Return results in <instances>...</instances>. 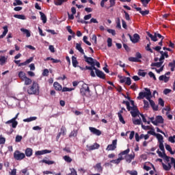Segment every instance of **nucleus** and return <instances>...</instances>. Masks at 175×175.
<instances>
[{
  "label": "nucleus",
  "mask_w": 175,
  "mask_h": 175,
  "mask_svg": "<svg viewBox=\"0 0 175 175\" xmlns=\"http://www.w3.org/2000/svg\"><path fill=\"white\" fill-rule=\"evenodd\" d=\"M40 92V86L39 83L36 81H33L31 85L29 86L27 88V94L29 95H39Z\"/></svg>",
  "instance_id": "1"
},
{
  "label": "nucleus",
  "mask_w": 175,
  "mask_h": 175,
  "mask_svg": "<svg viewBox=\"0 0 175 175\" xmlns=\"http://www.w3.org/2000/svg\"><path fill=\"white\" fill-rule=\"evenodd\" d=\"M80 94L83 96V102H85V97L90 98L91 96V90L88 85L83 83L80 89Z\"/></svg>",
  "instance_id": "2"
},
{
  "label": "nucleus",
  "mask_w": 175,
  "mask_h": 175,
  "mask_svg": "<svg viewBox=\"0 0 175 175\" xmlns=\"http://www.w3.org/2000/svg\"><path fill=\"white\" fill-rule=\"evenodd\" d=\"M18 114H20L19 113H18L15 117H14L13 118H12L11 120L5 122L6 125H10L11 128L10 129V132L11 133H13V132H14V129H16L17 128V125H18V122H17V118L18 117Z\"/></svg>",
  "instance_id": "3"
},
{
  "label": "nucleus",
  "mask_w": 175,
  "mask_h": 175,
  "mask_svg": "<svg viewBox=\"0 0 175 175\" xmlns=\"http://www.w3.org/2000/svg\"><path fill=\"white\" fill-rule=\"evenodd\" d=\"M18 76L21 81H24L25 85H30V84H32V79L28 78L23 71H20Z\"/></svg>",
  "instance_id": "4"
},
{
  "label": "nucleus",
  "mask_w": 175,
  "mask_h": 175,
  "mask_svg": "<svg viewBox=\"0 0 175 175\" xmlns=\"http://www.w3.org/2000/svg\"><path fill=\"white\" fill-rule=\"evenodd\" d=\"M146 92H141L139 93V96H137V99L139 100L142 99H144L148 95H151V90L148 88H144Z\"/></svg>",
  "instance_id": "5"
},
{
  "label": "nucleus",
  "mask_w": 175,
  "mask_h": 175,
  "mask_svg": "<svg viewBox=\"0 0 175 175\" xmlns=\"http://www.w3.org/2000/svg\"><path fill=\"white\" fill-rule=\"evenodd\" d=\"M14 158L16 161H23L25 158V154L20 152V150H16L14 152Z\"/></svg>",
  "instance_id": "6"
},
{
  "label": "nucleus",
  "mask_w": 175,
  "mask_h": 175,
  "mask_svg": "<svg viewBox=\"0 0 175 175\" xmlns=\"http://www.w3.org/2000/svg\"><path fill=\"white\" fill-rule=\"evenodd\" d=\"M117 148V139L112 141L111 144H109L106 148L107 151H114Z\"/></svg>",
  "instance_id": "7"
},
{
  "label": "nucleus",
  "mask_w": 175,
  "mask_h": 175,
  "mask_svg": "<svg viewBox=\"0 0 175 175\" xmlns=\"http://www.w3.org/2000/svg\"><path fill=\"white\" fill-rule=\"evenodd\" d=\"M163 159L166 161V162H170L172 165H174V169L175 170V159L174 157H170L169 156H167L166 154H164V157H163Z\"/></svg>",
  "instance_id": "8"
},
{
  "label": "nucleus",
  "mask_w": 175,
  "mask_h": 175,
  "mask_svg": "<svg viewBox=\"0 0 175 175\" xmlns=\"http://www.w3.org/2000/svg\"><path fill=\"white\" fill-rule=\"evenodd\" d=\"M83 58L85 59V62H87V64H88L89 65H92V64H95V62H96V59L92 57H88L85 55H83Z\"/></svg>",
  "instance_id": "9"
},
{
  "label": "nucleus",
  "mask_w": 175,
  "mask_h": 175,
  "mask_svg": "<svg viewBox=\"0 0 175 175\" xmlns=\"http://www.w3.org/2000/svg\"><path fill=\"white\" fill-rule=\"evenodd\" d=\"M159 145V147L162 152H165V146H163V136L159 137V139H157Z\"/></svg>",
  "instance_id": "10"
},
{
  "label": "nucleus",
  "mask_w": 175,
  "mask_h": 175,
  "mask_svg": "<svg viewBox=\"0 0 175 175\" xmlns=\"http://www.w3.org/2000/svg\"><path fill=\"white\" fill-rule=\"evenodd\" d=\"M94 169L98 172V173H103V167H102L101 163H98L94 166Z\"/></svg>",
  "instance_id": "11"
},
{
  "label": "nucleus",
  "mask_w": 175,
  "mask_h": 175,
  "mask_svg": "<svg viewBox=\"0 0 175 175\" xmlns=\"http://www.w3.org/2000/svg\"><path fill=\"white\" fill-rule=\"evenodd\" d=\"M96 75L99 79L105 80L106 79V75L100 70H96Z\"/></svg>",
  "instance_id": "12"
},
{
  "label": "nucleus",
  "mask_w": 175,
  "mask_h": 175,
  "mask_svg": "<svg viewBox=\"0 0 175 175\" xmlns=\"http://www.w3.org/2000/svg\"><path fill=\"white\" fill-rule=\"evenodd\" d=\"M89 129L92 133L94 135H96V136H100L102 135V132L100 130H98L95 127H89Z\"/></svg>",
  "instance_id": "13"
},
{
  "label": "nucleus",
  "mask_w": 175,
  "mask_h": 175,
  "mask_svg": "<svg viewBox=\"0 0 175 175\" xmlns=\"http://www.w3.org/2000/svg\"><path fill=\"white\" fill-rule=\"evenodd\" d=\"M158 124H163V118L161 116H157L155 122H153V125L158 126Z\"/></svg>",
  "instance_id": "14"
},
{
  "label": "nucleus",
  "mask_w": 175,
  "mask_h": 175,
  "mask_svg": "<svg viewBox=\"0 0 175 175\" xmlns=\"http://www.w3.org/2000/svg\"><path fill=\"white\" fill-rule=\"evenodd\" d=\"M125 160L128 163H131L132 162V159H135V153L131 154H126L125 157Z\"/></svg>",
  "instance_id": "15"
},
{
  "label": "nucleus",
  "mask_w": 175,
  "mask_h": 175,
  "mask_svg": "<svg viewBox=\"0 0 175 175\" xmlns=\"http://www.w3.org/2000/svg\"><path fill=\"white\" fill-rule=\"evenodd\" d=\"M51 152V150H38L36 152V155H44V154H50Z\"/></svg>",
  "instance_id": "16"
},
{
  "label": "nucleus",
  "mask_w": 175,
  "mask_h": 175,
  "mask_svg": "<svg viewBox=\"0 0 175 175\" xmlns=\"http://www.w3.org/2000/svg\"><path fill=\"white\" fill-rule=\"evenodd\" d=\"M135 10H137V12H139L142 16H147V14H150V11L149 10H145V11H142V8H135Z\"/></svg>",
  "instance_id": "17"
},
{
  "label": "nucleus",
  "mask_w": 175,
  "mask_h": 175,
  "mask_svg": "<svg viewBox=\"0 0 175 175\" xmlns=\"http://www.w3.org/2000/svg\"><path fill=\"white\" fill-rule=\"evenodd\" d=\"M148 135H152V136H156L157 139H159V137H161L162 135L159 133H156V132L154 131V129H152V130L148 131Z\"/></svg>",
  "instance_id": "18"
},
{
  "label": "nucleus",
  "mask_w": 175,
  "mask_h": 175,
  "mask_svg": "<svg viewBox=\"0 0 175 175\" xmlns=\"http://www.w3.org/2000/svg\"><path fill=\"white\" fill-rule=\"evenodd\" d=\"M39 14L43 24H46L47 23V16H46V14L42 12H40Z\"/></svg>",
  "instance_id": "19"
},
{
  "label": "nucleus",
  "mask_w": 175,
  "mask_h": 175,
  "mask_svg": "<svg viewBox=\"0 0 175 175\" xmlns=\"http://www.w3.org/2000/svg\"><path fill=\"white\" fill-rule=\"evenodd\" d=\"M121 161H124V157L119 156V157L117 159L111 160L110 163H115L116 165H118L121 162Z\"/></svg>",
  "instance_id": "20"
},
{
  "label": "nucleus",
  "mask_w": 175,
  "mask_h": 175,
  "mask_svg": "<svg viewBox=\"0 0 175 175\" xmlns=\"http://www.w3.org/2000/svg\"><path fill=\"white\" fill-rule=\"evenodd\" d=\"M33 61V57H30L27 59L25 62L21 63L18 64V66H25V65H28V64H31Z\"/></svg>",
  "instance_id": "21"
},
{
  "label": "nucleus",
  "mask_w": 175,
  "mask_h": 175,
  "mask_svg": "<svg viewBox=\"0 0 175 175\" xmlns=\"http://www.w3.org/2000/svg\"><path fill=\"white\" fill-rule=\"evenodd\" d=\"M100 147V145H99L98 143H94L93 145L88 147V149L90 151H92L94 150H98Z\"/></svg>",
  "instance_id": "22"
},
{
  "label": "nucleus",
  "mask_w": 175,
  "mask_h": 175,
  "mask_svg": "<svg viewBox=\"0 0 175 175\" xmlns=\"http://www.w3.org/2000/svg\"><path fill=\"white\" fill-rule=\"evenodd\" d=\"M139 40H140V36L137 33H135L133 40H131L132 43H137Z\"/></svg>",
  "instance_id": "23"
},
{
  "label": "nucleus",
  "mask_w": 175,
  "mask_h": 175,
  "mask_svg": "<svg viewBox=\"0 0 175 175\" xmlns=\"http://www.w3.org/2000/svg\"><path fill=\"white\" fill-rule=\"evenodd\" d=\"M162 166H163V168L166 172H169V170H170V169H172V163H168L167 165L166 164H165L164 163H162Z\"/></svg>",
  "instance_id": "24"
},
{
  "label": "nucleus",
  "mask_w": 175,
  "mask_h": 175,
  "mask_svg": "<svg viewBox=\"0 0 175 175\" xmlns=\"http://www.w3.org/2000/svg\"><path fill=\"white\" fill-rule=\"evenodd\" d=\"M146 33H147L148 36L149 38H150V39H151V40H152V42H158V38H157V36H156L155 33H154V36L148 31H147Z\"/></svg>",
  "instance_id": "25"
},
{
  "label": "nucleus",
  "mask_w": 175,
  "mask_h": 175,
  "mask_svg": "<svg viewBox=\"0 0 175 175\" xmlns=\"http://www.w3.org/2000/svg\"><path fill=\"white\" fill-rule=\"evenodd\" d=\"M76 49H77V50H78V51H79V53H81V54L85 55V53H84V49H83V48L81 47V44L77 43Z\"/></svg>",
  "instance_id": "26"
},
{
  "label": "nucleus",
  "mask_w": 175,
  "mask_h": 175,
  "mask_svg": "<svg viewBox=\"0 0 175 175\" xmlns=\"http://www.w3.org/2000/svg\"><path fill=\"white\" fill-rule=\"evenodd\" d=\"M53 87L56 91H62V85L59 84L58 82H55L53 84Z\"/></svg>",
  "instance_id": "27"
},
{
  "label": "nucleus",
  "mask_w": 175,
  "mask_h": 175,
  "mask_svg": "<svg viewBox=\"0 0 175 175\" xmlns=\"http://www.w3.org/2000/svg\"><path fill=\"white\" fill-rule=\"evenodd\" d=\"M170 77H166V75H161L159 77L160 81H164V83H167L169 81Z\"/></svg>",
  "instance_id": "28"
},
{
  "label": "nucleus",
  "mask_w": 175,
  "mask_h": 175,
  "mask_svg": "<svg viewBox=\"0 0 175 175\" xmlns=\"http://www.w3.org/2000/svg\"><path fill=\"white\" fill-rule=\"evenodd\" d=\"M3 32L1 35H0V39H3L4 37L6 36V34L8 33V26H4L3 27Z\"/></svg>",
  "instance_id": "29"
},
{
  "label": "nucleus",
  "mask_w": 175,
  "mask_h": 175,
  "mask_svg": "<svg viewBox=\"0 0 175 175\" xmlns=\"http://www.w3.org/2000/svg\"><path fill=\"white\" fill-rule=\"evenodd\" d=\"M33 151V150H32V148H27L25 150V155H26V157H32Z\"/></svg>",
  "instance_id": "30"
},
{
  "label": "nucleus",
  "mask_w": 175,
  "mask_h": 175,
  "mask_svg": "<svg viewBox=\"0 0 175 175\" xmlns=\"http://www.w3.org/2000/svg\"><path fill=\"white\" fill-rule=\"evenodd\" d=\"M165 149L167 150V151H169V152L171 154V155H174L175 152H173V150L172 149V147L170 146V145L165 144Z\"/></svg>",
  "instance_id": "31"
},
{
  "label": "nucleus",
  "mask_w": 175,
  "mask_h": 175,
  "mask_svg": "<svg viewBox=\"0 0 175 175\" xmlns=\"http://www.w3.org/2000/svg\"><path fill=\"white\" fill-rule=\"evenodd\" d=\"M72 66L74 68H77V64H79V62H77V58L75 56L72 57Z\"/></svg>",
  "instance_id": "32"
},
{
  "label": "nucleus",
  "mask_w": 175,
  "mask_h": 175,
  "mask_svg": "<svg viewBox=\"0 0 175 175\" xmlns=\"http://www.w3.org/2000/svg\"><path fill=\"white\" fill-rule=\"evenodd\" d=\"M38 120V117H36V116H33V117H30V118L24 119V120H23V122H31V121H35V120Z\"/></svg>",
  "instance_id": "33"
},
{
  "label": "nucleus",
  "mask_w": 175,
  "mask_h": 175,
  "mask_svg": "<svg viewBox=\"0 0 175 175\" xmlns=\"http://www.w3.org/2000/svg\"><path fill=\"white\" fill-rule=\"evenodd\" d=\"M150 105L152 107V109H153V110H154V111H158V105H155V103L154 102V100H150Z\"/></svg>",
  "instance_id": "34"
},
{
  "label": "nucleus",
  "mask_w": 175,
  "mask_h": 175,
  "mask_svg": "<svg viewBox=\"0 0 175 175\" xmlns=\"http://www.w3.org/2000/svg\"><path fill=\"white\" fill-rule=\"evenodd\" d=\"M163 64V61H160L159 62L152 63L150 66H156L157 68H161Z\"/></svg>",
  "instance_id": "35"
},
{
  "label": "nucleus",
  "mask_w": 175,
  "mask_h": 175,
  "mask_svg": "<svg viewBox=\"0 0 175 175\" xmlns=\"http://www.w3.org/2000/svg\"><path fill=\"white\" fill-rule=\"evenodd\" d=\"M21 32H23L25 35H26L27 38H29L31 36V32L29 30L27 29H21Z\"/></svg>",
  "instance_id": "36"
},
{
  "label": "nucleus",
  "mask_w": 175,
  "mask_h": 175,
  "mask_svg": "<svg viewBox=\"0 0 175 175\" xmlns=\"http://www.w3.org/2000/svg\"><path fill=\"white\" fill-rule=\"evenodd\" d=\"M65 2H66V0H56L54 1V4L56 6H61Z\"/></svg>",
  "instance_id": "37"
},
{
  "label": "nucleus",
  "mask_w": 175,
  "mask_h": 175,
  "mask_svg": "<svg viewBox=\"0 0 175 175\" xmlns=\"http://www.w3.org/2000/svg\"><path fill=\"white\" fill-rule=\"evenodd\" d=\"M8 61V58L5 56L0 57V65H5V63Z\"/></svg>",
  "instance_id": "38"
},
{
  "label": "nucleus",
  "mask_w": 175,
  "mask_h": 175,
  "mask_svg": "<svg viewBox=\"0 0 175 175\" xmlns=\"http://www.w3.org/2000/svg\"><path fill=\"white\" fill-rule=\"evenodd\" d=\"M129 61L130 62H142V60L133 57H129Z\"/></svg>",
  "instance_id": "39"
},
{
  "label": "nucleus",
  "mask_w": 175,
  "mask_h": 175,
  "mask_svg": "<svg viewBox=\"0 0 175 175\" xmlns=\"http://www.w3.org/2000/svg\"><path fill=\"white\" fill-rule=\"evenodd\" d=\"M165 58H169V53L167 52H165L163 55H161L159 61H163Z\"/></svg>",
  "instance_id": "40"
},
{
  "label": "nucleus",
  "mask_w": 175,
  "mask_h": 175,
  "mask_svg": "<svg viewBox=\"0 0 175 175\" xmlns=\"http://www.w3.org/2000/svg\"><path fill=\"white\" fill-rule=\"evenodd\" d=\"M168 66H170V68H171V72H174V69H175V60H173L172 62H170L168 64Z\"/></svg>",
  "instance_id": "41"
},
{
  "label": "nucleus",
  "mask_w": 175,
  "mask_h": 175,
  "mask_svg": "<svg viewBox=\"0 0 175 175\" xmlns=\"http://www.w3.org/2000/svg\"><path fill=\"white\" fill-rule=\"evenodd\" d=\"M129 151H131V150L129 148L121 152L119 154L118 157H122V155H128V154H129Z\"/></svg>",
  "instance_id": "42"
},
{
  "label": "nucleus",
  "mask_w": 175,
  "mask_h": 175,
  "mask_svg": "<svg viewBox=\"0 0 175 175\" xmlns=\"http://www.w3.org/2000/svg\"><path fill=\"white\" fill-rule=\"evenodd\" d=\"M14 17L15 18H18L19 20H27V17H25V15L14 14Z\"/></svg>",
  "instance_id": "43"
},
{
  "label": "nucleus",
  "mask_w": 175,
  "mask_h": 175,
  "mask_svg": "<svg viewBox=\"0 0 175 175\" xmlns=\"http://www.w3.org/2000/svg\"><path fill=\"white\" fill-rule=\"evenodd\" d=\"M131 114L132 116V117L135 118V117H137V116H139V114L140 113V111H131Z\"/></svg>",
  "instance_id": "44"
},
{
  "label": "nucleus",
  "mask_w": 175,
  "mask_h": 175,
  "mask_svg": "<svg viewBox=\"0 0 175 175\" xmlns=\"http://www.w3.org/2000/svg\"><path fill=\"white\" fill-rule=\"evenodd\" d=\"M63 136H65L66 135V128L65 126H62L60 129V132H59Z\"/></svg>",
  "instance_id": "45"
},
{
  "label": "nucleus",
  "mask_w": 175,
  "mask_h": 175,
  "mask_svg": "<svg viewBox=\"0 0 175 175\" xmlns=\"http://www.w3.org/2000/svg\"><path fill=\"white\" fill-rule=\"evenodd\" d=\"M122 104L126 105L128 111H131V104L129 103V101L123 100Z\"/></svg>",
  "instance_id": "46"
},
{
  "label": "nucleus",
  "mask_w": 175,
  "mask_h": 175,
  "mask_svg": "<svg viewBox=\"0 0 175 175\" xmlns=\"http://www.w3.org/2000/svg\"><path fill=\"white\" fill-rule=\"evenodd\" d=\"M144 109L145 110H148L150 109V104L148 103V101L144 100Z\"/></svg>",
  "instance_id": "47"
},
{
  "label": "nucleus",
  "mask_w": 175,
  "mask_h": 175,
  "mask_svg": "<svg viewBox=\"0 0 175 175\" xmlns=\"http://www.w3.org/2000/svg\"><path fill=\"white\" fill-rule=\"evenodd\" d=\"M118 117L119 118L120 122H121L123 124H125V120H124V117H122V114L118 113Z\"/></svg>",
  "instance_id": "48"
},
{
  "label": "nucleus",
  "mask_w": 175,
  "mask_h": 175,
  "mask_svg": "<svg viewBox=\"0 0 175 175\" xmlns=\"http://www.w3.org/2000/svg\"><path fill=\"white\" fill-rule=\"evenodd\" d=\"M73 90L75 89L66 87H64L63 88H62V92H70V91H73Z\"/></svg>",
  "instance_id": "49"
},
{
  "label": "nucleus",
  "mask_w": 175,
  "mask_h": 175,
  "mask_svg": "<svg viewBox=\"0 0 175 175\" xmlns=\"http://www.w3.org/2000/svg\"><path fill=\"white\" fill-rule=\"evenodd\" d=\"M77 136V131L73 130L69 135V137H76Z\"/></svg>",
  "instance_id": "50"
},
{
  "label": "nucleus",
  "mask_w": 175,
  "mask_h": 175,
  "mask_svg": "<svg viewBox=\"0 0 175 175\" xmlns=\"http://www.w3.org/2000/svg\"><path fill=\"white\" fill-rule=\"evenodd\" d=\"M63 159H64V161L66 162H68V163H70V162H72V158H70V157H69V156H64L63 157Z\"/></svg>",
  "instance_id": "51"
},
{
  "label": "nucleus",
  "mask_w": 175,
  "mask_h": 175,
  "mask_svg": "<svg viewBox=\"0 0 175 175\" xmlns=\"http://www.w3.org/2000/svg\"><path fill=\"white\" fill-rule=\"evenodd\" d=\"M88 37H87V36H83V40L84 42V43H85L86 44H88V46H91V42H90L88 40Z\"/></svg>",
  "instance_id": "52"
},
{
  "label": "nucleus",
  "mask_w": 175,
  "mask_h": 175,
  "mask_svg": "<svg viewBox=\"0 0 175 175\" xmlns=\"http://www.w3.org/2000/svg\"><path fill=\"white\" fill-rule=\"evenodd\" d=\"M134 125H140L142 124V119H136L133 120Z\"/></svg>",
  "instance_id": "53"
},
{
  "label": "nucleus",
  "mask_w": 175,
  "mask_h": 175,
  "mask_svg": "<svg viewBox=\"0 0 175 175\" xmlns=\"http://www.w3.org/2000/svg\"><path fill=\"white\" fill-rule=\"evenodd\" d=\"M107 42L108 47H111V46H113V40L111 38H108Z\"/></svg>",
  "instance_id": "54"
},
{
  "label": "nucleus",
  "mask_w": 175,
  "mask_h": 175,
  "mask_svg": "<svg viewBox=\"0 0 175 175\" xmlns=\"http://www.w3.org/2000/svg\"><path fill=\"white\" fill-rule=\"evenodd\" d=\"M23 140V136L21 135H16L15 138L16 143H20Z\"/></svg>",
  "instance_id": "55"
},
{
  "label": "nucleus",
  "mask_w": 175,
  "mask_h": 175,
  "mask_svg": "<svg viewBox=\"0 0 175 175\" xmlns=\"http://www.w3.org/2000/svg\"><path fill=\"white\" fill-rule=\"evenodd\" d=\"M139 76H142V77H146V75H147V72L143 71V70H139L138 72Z\"/></svg>",
  "instance_id": "56"
},
{
  "label": "nucleus",
  "mask_w": 175,
  "mask_h": 175,
  "mask_svg": "<svg viewBox=\"0 0 175 175\" xmlns=\"http://www.w3.org/2000/svg\"><path fill=\"white\" fill-rule=\"evenodd\" d=\"M6 143V138L3 137L2 135H0V144H5Z\"/></svg>",
  "instance_id": "57"
},
{
  "label": "nucleus",
  "mask_w": 175,
  "mask_h": 175,
  "mask_svg": "<svg viewBox=\"0 0 175 175\" xmlns=\"http://www.w3.org/2000/svg\"><path fill=\"white\" fill-rule=\"evenodd\" d=\"M66 29H67L68 32H69V33L72 35V36H75V32H73V31L70 28V26H67L66 27Z\"/></svg>",
  "instance_id": "58"
},
{
  "label": "nucleus",
  "mask_w": 175,
  "mask_h": 175,
  "mask_svg": "<svg viewBox=\"0 0 175 175\" xmlns=\"http://www.w3.org/2000/svg\"><path fill=\"white\" fill-rule=\"evenodd\" d=\"M150 46H151V42L147 44V46H146V51H150V53H154L151 48H150Z\"/></svg>",
  "instance_id": "59"
},
{
  "label": "nucleus",
  "mask_w": 175,
  "mask_h": 175,
  "mask_svg": "<svg viewBox=\"0 0 175 175\" xmlns=\"http://www.w3.org/2000/svg\"><path fill=\"white\" fill-rule=\"evenodd\" d=\"M148 76H150V77L153 79V80L157 81V77H155V74H154V72H152L151 71L149 72H148Z\"/></svg>",
  "instance_id": "60"
},
{
  "label": "nucleus",
  "mask_w": 175,
  "mask_h": 175,
  "mask_svg": "<svg viewBox=\"0 0 175 175\" xmlns=\"http://www.w3.org/2000/svg\"><path fill=\"white\" fill-rule=\"evenodd\" d=\"M42 162L43 163H46V165H53V163H54V161H47V160H44V159H43L42 161Z\"/></svg>",
  "instance_id": "61"
},
{
  "label": "nucleus",
  "mask_w": 175,
  "mask_h": 175,
  "mask_svg": "<svg viewBox=\"0 0 175 175\" xmlns=\"http://www.w3.org/2000/svg\"><path fill=\"white\" fill-rule=\"evenodd\" d=\"M125 84H126V85H131L132 84V81L131 80V78H130V77L126 78Z\"/></svg>",
  "instance_id": "62"
},
{
  "label": "nucleus",
  "mask_w": 175,
  "mask_h": 175,
  "mask_svg": "<svg viewBox=\"0 0 175 175\" xmlns=\"http://www.w3.org/2000/svg\"><path fill=\"white\" fill-rule=\"evenodd\" d=\"M16 3H13L14 6H17V5H23V1L21 0H15Z\"/></svg>",
  "instance_id": "63"
},
{
  "label": "nucleus",
  "mask_w": 175,
  "mask_h": 175,
  "mask_svg": "<svg viewBox=\"0 0 175 175\" xmlns=\"http://www.w3.org/2000/svg\"><path fill=\"white\" fill-rule=\"evenodd\" d=\"M126 173H129V174H131V175H137V171L128 170L126 171Z\"/></svg>",
  "instance_id": "64"
}]
</instances>
